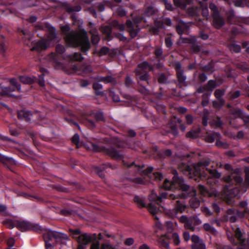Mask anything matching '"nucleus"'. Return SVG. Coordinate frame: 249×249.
<instances>
[{
  "label": "nucleus",
  "instance_id": "nucleus-1",
  "mask_svg": "<svg viewBox=\"0 0 249 249\" xmlns=\"http://www.w3.org/2000/svg\"><path fill=\"white\" fill-rule=\"evenodd\" d=\"M65 48H56V53H52L46 57L55 69H62L69 73H76L78 75L91 71L92 69L89 65L79 66L73 64L74 61H81L84 58L81 53H75L73 54L62 55Z\"/></svg>",
  "mask_w": 249,
  "mask_h": 249
},
{
  "label": "nucleus",
  "instance_id": "nucleus-2",
  "mask_svg": "<svg viewBox=\"0 0 249 249\" xmlns=\"http://www.w3.org/2000/svg\"><path fill=\"white\" fill-rule=\"evenodd\" d=\"M173 174L174 176L173 177L172 181H170L167 179H165L163 183V187L166 190H174L178 188L184 192L178 195L170 194V199L175 200L178 198H185L189 196H192V197L189 201L190 206L193 208H198L200 205V201L195 196L196 190L193 187L191 188L187 185L182 178H179L177 176L178 173L176 171H173Z\"/></svg>",
  "mask_w": 249,
  "mask_h": 249
},
{
  "label": "nucleus",
  "instance_id": "nucleus-3",
  "mask_svg": "<svg viewBox=\"0 0 249 249\" xmlns=\"http://www.w3.org/2000/svg\"><path fill=\"white\" fill-rule=\"evenodd\" d=\"M209 164V161L207 160L200 161L195 164L193 169H191L186 165H184V169L182 170V171L184 174L196 180L202 178L208 179L219 178L221 177V174L216 170L205 168Z\"/></svg>",
  "mask_w": 249,
  "mask_h": 249
},
{
  "label": "nucleus",
  "instance_id": "nucleus-4",
  "mask_svg": "<svg viewBox=\"0 0 249 249\" xmlns=\"http://www.w3.org/2000/svg\"><path fill=\"white\" fill-rule=\"evenodd\" d=\"M61 29L64 34L66 41L69 44L81 45V47H89V41L87 33L85 31L77 33L73 30L70 31V28L68 25L62 26Z\"/></svg>",
  "mask_w": 249,
  "mask_h": 249
},
{
  "label": "nucleus",
  "instance_id": "nucleus-5",
  "mask_svg": "<svg viewBox=\"0 0 249 249\" xmlns=\"http://www.w3.org/2000/svg\"><path fill=\"white\" fill-rule=\"evenodd\" d=\"M86 146L89 150L94 152H103L114 159H121L123 158L122 154L111 147L107 148L92 142L89 143Z\"/></svg>",
  "mask_w": 249,
  "mask_h": 249
},
{
  "label": "nucleus",
  "instance_id": "nucleus-6",
  "mask_svg": "<svg viewBox=\"0 0 249 249\" xmlns=\"http://www.w3.org/2000/svg\"><path fill=\"white\" fill-rule=\"evenodd\" d=\"M225 169L231 172V175L225 177L224 178V181L230 185L231 184H238L241 183L243 179L241 177L239 174V170L238 169H233L229 164H226L224 165Z\"/></svg>",
  "mask_w": 249,
  "mask_h": 249
},
{
  "label": "nucleus",
  "instance_id": "nucleus-7",
  "mask_svg": "<svg viewBox=\"0 0 249 249\" xmlns=\"http://www.w3.org/2000/svg\"><path fill=\"white\" fill-rule=\"evenodd\" d=\"M112 28L121 31H124L125 29V26L124 24H119L116 20H113L109 25L103 26L101 28V31L106 36L107 40H110L111 36Z\"/></svg>",
  "mask_w": 249,
  "mask_h": 249
},
{
  "label": "nucleus",
  "instance_id": "nucleus-8",
  "mask_svg": "<svg viewBox=\"0 0 249 249\" xmlns=\"http://www.w3.org/2000/svg\"><path fill=\"white\" fill-rule=\"evenodd\" d=\"M143 165H139L137 166L136 165H134V168L137 170V172L143 176V175H148L149 176V174L151 173V172L153 170V167H148L146 169L142 170V168L143 167ZM149 177L153 179H155L156 180L159 181L162 178V175L159 173H154L152 174H151L149 175Z\"/></svg>",
  "mask_w": 249,
  "mask_h": 249
},
{
  "label": "nucleus",
  "instance_id": "nucleus-9",
  "mask_svg": "<svg viewBox=\"0 0 249 249\" xmlns=\"http://www.w3.org/2000/svg\"><path fill=\"white\" fill-rule=\"evenodd\" d=\"M240 192L237 187L231 188L230 186H226L222 197L228 203L231 204L233 202L232 198L238 196Z\"/></svg>",
  "mask_w": 249,
  "mask_h": 249
},
{
  "label": "nucleus",
  "instance_id": "nucleus-10",
  "mask_svg": "<svg viewBox=\"0 0 249 249\" xmlns=\"http://www.w3.org/2000/svg\"><path fill=\"white\" fill-rule=\"evenodd\" d=\"M179 221L184 224V226L186 229L193 231L195 230V227L193 226V221H195L196 225H199L201 223V220L196 216L188 217L185 215L180 216Z\"/></svg>",
  "mask_w": 249,
  "mask_h": 249
},
{
  "label": "nucleus",
  "instance_id": "nucleus-11",
  "mask_svg": "<svg viewBox=\"0 0 249 249\" xmlns=\"http://www.w3.org/2000/svg\"><path fill=\"white\" fill-rule=\"evenodd\" d=\"M142 19L143 18H137L133 22L129 20L126 21L127 30L132 38L135 37L137 35L139 31L138 24Z\"/></svg>",
  "mask_w": 249,
  "mask_h": 249
},
{
  "label": "nucleus",
  "instance_id": "nucleus-12",
  "mask_svg": "<svg viewBox=\"0 0 249 249\" xmlns=\"http://www.w3.org/2000/svg\"><path fill=\"white\" fill-rule=\"evenodd\" d=\"M186 205L183 200H177L176 207L172 210H169L167 212V214L170 217L174 218L177 216L178 213H183L186 209Z\"/></svg>",
  "mask_w": 249,
  "mask_h": 249
},
{
  "label": "nucleus",
  "instance_id": "nucleus-13",
  "mask_svg": "<svg viewBox=\"0 0 249 249\" xmlns=\"http://www.w3.org/2000/svg\"><path fill=\"white\" fill-rule=\"evenodd\" d=\"M232 231L235 238L238 241V243L241 245V247L239 248L238 249H246V247L245 246V243L246 241L239 228L238 227H235L234 228H232ZM228 236L231 242L234 244H236L237 243V242H235L234 240H232V237H231L229 234H228Z\"/></svg>",
  "mask_w": 249,
  "mask_h": 249
},
{
  "label": "nucleus",
  "instance_id": "nucleus-14",
  "mask_svg": "<svg viewBox=\"0 0 249 249\" xmlns=\"http://www.w3.org/2000/svg\"><path fill=\"white\" fill-rule=\"evenodd\" d=\"M92 236L87 233H83L77 237V241L79 243L77 249H84L86 246L91 242Z\"/></svg>",
  "mask_w": 249,
  "mask_h": 249
},
{
  "label": "nucleus",
  "instance_id": "nucleus-15",
  "mask_svg": "<svg viewBox=\"0 0 249 249\" xmlns=\"http://www.w3.org/2000/svg\"><path fill=\"white\" fill-rule=\"evenodd\" d=\"M10 83L14 87L13 89H11L9 88L4 87L2 85H0V94L1 95H9L10 92L17 89L20 90L21 89V86L20 85L18 84L17 81L15 79H10Z\"/></svg>",
  "mask_w": 249,
  "mask_h": 249
},
{
  "label": "nucleus",
  "instance_id": "nucleus-16",
  "mask_svg": "<svg viewBox=\"0 0 249 249\" xmlns=\"http://www.w3.org/2000/svg\"><path fill=\"white\" fill-rule=\"evenodd\" d=\"M43 238L45 241H50L53 238L55 239H59L63 238L65 239L67 238V236L62 233L54 231H49L43 235Z\"/></svg>",
  "mask_w": 249,
  "mask_h": 249
},
{
  "label": "nucleus",
  "instance_id": "nucleus-17",
  "mask_svg": "<svg viewBox=\"0 0 249 249\" xmlns=\"http://www.w3.org/2000/svg\"><path fill=\"white\" fill-rule=\"evenodd\" d=\"M153 67L150 66L147 62L144 61L138 65L135 70V73L139 75L142 73H148L147 71H151Z\"/></svg>",
  "mask_w": 249,
  "mask_h": 249
},
{
  "label": "nucleus",
  "instance_id": "nucleus-18",
  "mask_svg": "<svg viewBox=\"0 0 249 249\" xmlns=\"http://www.w3.org/2000/svg\"><path fill=\"white\" fill-rule=\"evenodd\" d=\"M174 67L176 71L179 83L184 84L186 80V77L183 74V72L181 70V65L178 62H176L174 64Z\"/></svg>",
  "mask_w": 249,
  "mask_h": 249
},
{
  "label": "nucleus",
  "instance_id": "nucleus-19",
  "mask_svg": "<svg viewBox=\"0 0 249 249\" xmlns=\"http://www.w3.org/2000/svg\"><path fill=\"white\" fill-rule=\"evenodd\" d=\"M169 196H170V195H169ZM168 197L170 198L169 196H168L166 192H163L160 194V196H158L156 194L152 192L149 196V199L151 202L160 203L162 201V198H165Z\"/></svg>",
  "mask_w": 249,
  "mask_h": 249
},
{
  "label": "nucleus",
  "instance_id": "nucleus-20",
  "mask_svg": "<svg viewBox=\"0 0 249 249\" xmlns=\"http://www.w3.org/2000/svg\"><path fill=\"white\" fill-rule=\"evenodd\" d=\"M16 224V227L21 231H25L34 228L33 225L28 222L17 221Z\"/></svg>",
  "mask_w": 249,
  "mask_h": 249
},
{
  "label": "nucleus",
  "instance_id": "nucleus-21",
  "mask_svg": "<svg viewBox=\"0 0 249 249\" xmlns=\"http://www.w3.org/2000/svg\"><path fill=\"white\" fill-rule=\"evenodd\" d=\"M213 25L216 28H220L224 24V20L219 14H214L213 15Z\"/></svg>",
  "mask_w": 249,
  "mask_h": 249
},
{
  "label": "nucleus",
  "instance_id": "nucleus-22",
  "mask_svg": "<svg viewBox=\"0 0 249 249\" xmlns=\"http://www.w3.org/2000/svg\"><path fill=\"white\" fill-rule=\"evenodd\" d=\"M196 40L195 37H191L189 38L180 37L178 41V45H191V47H198L195 46Z\"/></svg>",
  "mask_w": 249,
  "mask_h": 249
},
{
  "label": "nucleus",
  "instance_id": "nucleus-23",
  "mask_svg": "<svg viewBox=\"0 0 249 249\" xmlns=\"http://www.w3.org/2000/svg\"><path fill=\"white\" fill-rule=\"evenodd\" d=\"M18 116L19 119L29 121L31 120L32 114L30 111L23 109L18 112Z\"/></svg>",
  "mask_w": 249,
  "mask_h": 249
},
{
  "label": "nucleus",
  "instance_id": "nucleus-24",
  "mask_svg": "<svg viewBox=\"0 0 249 249\" xmlns=\"http://www.w3.org/2000/svg\"><path fill=\"white\" fill-rule=\"evenodd\" d=\"M90 249H115L111 245L102 244L100 246L99 241L92 243Z\"/></svg>",
  "mask_w": 249,
  "mask_h": 249
},
{
  "label": "nucleus",
  "instance_id": "nucleus-25",
  "mask_svg": "<svg viewBox=\"0 0 249 249\" xmlns=\"http://www.w3.org/2000/svg\"><path fill=\"white\" fill-rule=\"evenodd\" d=\"M225 93V89H217L214 91V94L216 98L219 102L220 106H223L225 103L224 100L222 96Z\"/></svg>",
  "mask_w": 249,
  "mask_h": 249
},
{
  "label": "nucleus",
  "instance_id": "nucleus-26",
  "mask_svg": "<svg viewBox=\"0 0 249 249\" xmlns=\"http://www.w3.org/2000/svg\"><path fill=\"white\" fill-rule=\"evenodd\" d=\"M159 203L151 202L147 206L148 211L153 215H155L160 211Z\"/></svg>",
  "mask_w": 249,
  "mask_h": 249
},
{
  "label": "nucleus",
  "instance_id": "nucleus-27",
  "mask_svg": "<svg viewBox=\"0 0 249 249\" xmlns=\"http://www.w3.org/2000/svg\"><path fill=\"white\" fill-rule=\"evenodd\" d=\"M221 135L219 133L213 132L212 133H207L205 136V141L208 142H213L215 140L220 139Z\"/></svg>",
  "mask_w": 249,
  "mask_h": 249
},
{
  "label": "nucleus",
  "instance_id": "nucleus-28",
  "mask_svg": "<svg viewBox=\"0 0 249 249\" xmlns=\"http://www.w3.org/2000/svg\"><path fill=\"white\" fill-rule=\"evenodd\" d=\"M233 114L236 117L242 119L245 122H249V115H246L242 110H235Z\"/></svg>",
  "mask_w": 249,
  "mask_h": 249
},
{
  "label": "nucleus",
  "instance_id": "nucleus-29",
  "mask_svg": "<svg viewBox=\"0 0 249 249\" xmlns=\"http://www.w3.org/2000/svg\"><path fill=\"white\" fill-rule=\"evenodd\" d=\"M188 25L183 22H180L177 26L176 30L178 34L181 35L185 33L188 30Z\"/></svg>",
  "mask_w": 249,
  "mask_h": 249
},
{
  "label": "nucleus",
  "instance_id": "nucleus-30",
  "mask_svg": "<svg viewBox=\"0 0 249 249\" xmlns=\"http://www.w3.org/2000/svg\"><path fill=\"white\" fill-rule=\"evenodd\" d=\"M108 52V48H96L93 53L98 56L106 54Z\"/></svg>",
  "mask_w": 249,
  "mask_h": 249
},
{
  "label": "nucleus",
  "instance_id": "nucleus-31",
  "mask_svg": "<svg viewBox=\"0 0 249 249\" xmlns=\"http://www.w3.org/2000/svg\"><path fill=\"white\" fill-rule=\"evenodd\" d=\"M159 243L160 246L166 249H168L169 247V240L165 235L161 236L159 239Z\"/></svg>",
  "mask_w": 249,
  "mask_h": 249
},
{
  "label": "nucleus",
  "instance_id": "nucleus-32",
  "mask_svg": "<svg viewBox=\"0 0 249 249\" xmlns=\"http://www.w3.org/2000/svg\"><path fill=\"white\" fill-rule=\"evenodd\" d=\"M200 131L199 128H197L196 130H191L186 133V136L192 139L196 138L198 136Z\"/></svg>",
  "mask_w": 249,
  "mask_h": 249
},
{
  "label": "nucleus",
  "instance_id": "nucleus-33",
  "mask_svg": "<svg viewBox=\"0 0 249 249\" xmlns=\"http://www.w3.org/2000/svg\"><path fill=\"white\" fill-rule=\"evenodd\" d=\"M19 79L20 81L24 84H30L34 82L35 77L31 78L26 76H20Z\"/></svg>",
  "mask_w": 249,
  "mask_h": 249
},
{
  "label": "nucleus",
  "instance_id": "nucleus-34",
  "mask_svg": "<svg viewBox=\"0 0 249 249\" xmlns=\"http://www.w3.org/2000/svg\"><path fill=\"white\" fill-rule=\"evenodd\" d=\"M174 2L177 7H180L182 9H185L187 7V5L190 3L189 0L186 2L182 0H174Z\"/></svg>",
  "mask_w": 249,
  "mask_h": 249
},
{
  "label": "nucleus",
  "instance_id": "nucleus-35",
  "mask_svg": "<svg viewBox=\"0 0 249 249\" xmlns=\"http://www.w3.org/2000/svg\"><path fill=\"white\" fill-rule=\"evenodd\" d=\"M203 228L205 231H208L212 234H214L217 232V231L215 228L212 227L209 223H204L203 225Z\"/></svg>",
  "mask_w": 249,
  "mask_h": 249
},
{
  "label": "nucleus",
  "instance_id": "nucleus-36",
  "mask_svg": "<svg viewBox=\"0 0 249 249\" xmlns=\"http://www.w3.org/2000/svg\"><path fill=\"white\" fill-rule=\"evenodd\" d=\"M91 34V41L93 45H96L99 41L100 38L97 34L96 30H92L90 31Z\"/></svg>",
  "mask_w": 249,
  "mask_h": 249
},
{
  "label": "nucleus",
  "instance_id": "nucleus-37",
  "mask_svg": "<svg viewBox=\"0 0 249 249\" xmlns=\"http://www.w3.org/2000/svg\"><path fill=\"white\" fill-rule=\"evenodd\" d=\"M137 76V79H138V83L140 84V82L142 81H146L147 83L148 84V82L147 80L149 79V75L148 73H144L141 74H136Z\"/></svg>",
  "mask_w": 249,
  "mask_h": 249
},
{
  "label": "nucleus",
  "instance_id": "nucleus-38",
  "mask_svg": "<svg viewBox=\"0 0 249 249\" xmlns=\"http://www.w3.org/2000/svg\"><path fill=\"white\" fill-rule=\"evenodd\" d=\"M134 201L138 204L139 207H144L146 206L144 200L142 197L136 196L134 198Z\"/></svg>",
  "mask_w": 249,
  "mask_h": 249
},
{
  "label": "nucleus",
  "instance_id": "nucleus-39",
  "mask_svg": "<svg viewBox=\"0 0 249 249\" xmlns=\"http://www.w3.org/2000/svg\"><path fill=\"white\" fill-rule=\"evenodd\" d=\"M100 81L103 82L105 83H115L116 81L115 79L111 76H107L106 77H101L100 79Z\"/></svg>",
  "mask_w": 249,
  "mask_h": 249
},
{
  "label": "nucleus",
  "instance_id": "nucleus-40",
  "mask_svg": "<svg viewBox=\"0 0 249 249\" xmlns=\"http://www.w3.org/2000/svg\"><path fill=\"white\" fill-rule=\"evenodd\" d=\"M162 27V23H160V22H157L156 23V27L151 28L150 31L153 34L156 35L158 34L160 28Z\"/></svg>",
  "mask_w": 249,
  "mask_h": 249
},
{
  "label": "nucleus",
  "instance_id": "nucleus-41",
  "mask_svg": "<svg viewBox=\"0 0 249 249\" xmlns=\"http://www.w3.org/2000/svg\"><path fill=\"white\" fill-rule=\"evenodd\" d=\"M215 145L219 147H221L224 149H227L229 147V144L224 142H222L220 140V139H217L215 142Z\"/></svg>",
  "mask_w": 249,
  "mask_h": 249
},
{
  "label": "nucleus",
  "instance_id": "nucleus-42",
  "mask_svg": "<svg viewBox=\"0 0 249 249\" xmlns=\"http://www.w3.org/2000/svg\"><path fill=\"white\" fill-rule=\"evenodd\" d=\"M192 249H205V246L203 241H201L198 243L194 244L192 245Z\"/></svg>",
  "mask_w": 249,
  "mask_h": 249
},
{
  "label": "nucleus",
  "instance_id": "nucleus-43",
  "mask_svg": "<svg viewBox=\"0 0 249 249\" xmlns=\"http://www.w3.org/2000/svg\"><path fill=\"white\" fill-rule=\"evenodd\" d=\"M172 239L173 240V243L175 245H178L180 243V239L179 237V235L178 233L175 232L172 234L171 235Z\"/></svg>",
  "mask_w": 249,
  "mask_h": 249
},
{
  "label": "nucleus",
  "instance_id": "nucleus-44",
  "mask_svg": "<svg viewBox=\"0 0 249 249\" xmlns=\"http://www.w3.org/2000/svg\"><path fill=\"white\" fill-rule=\"evenodd\" d=\"M198 189L200 193L204 196H207V195L211 196V193H210L204 187V186L202 185H198Z\"/></svg>",
  "mask_w": 249,
  "mask_h": 249
},
{
  "label": "nucleus",
  "instance_id": "nucleus-45",
  "mask_svg": "<svg viewBox=\"0 0 249 249\" xmlns=\"http://www.w3.org/2000/svg\"><path fill=\"white\" fill-rule=\"evenodd\" d=\"M155 13V9L153 6L147 7L144 11V15L149 17L152 16Z\"/></svg>",
  "mask_w": 249,
  "mask_h": 249
},
{
  "label": "nucleus",
  "instance_id": "nucleus-46",
  "mask_svg": "<svg viewBox=\"0 0 249 249\" xmlns=\"http://www.w3.org/2000/svg\"><path fill=\"white\" fill-rule=\"evenodd\" d=\"M217 86L216 82L214 80H209L207 83V89L212 91Z\"/></svg>",
  "mask_w": 249,
  "mask_h": 249
},
{
  "label": "nucleus",
  "instance_id": "nucleus-47",
  "mask_svg": "<svg viewBox=\"0 0 249 249\" xmlns=\"http://www.w3.org/2000/svg\"><path fill=\"white\" fill-rule=\"evenodd\" d=\"M16 221H13L11 220H6L4 221V224H5L9 229H13L14 227H16Z\"/></svg>",
  "mask_w": 249,
  "mask_h": 249
},
{
  "label": "nucleus",
  "instance_id": "nucleus-48",
  "mask_svg": "<svg viewBox=\"0 0 249 249\" xmlns=\"http://www.w3.org/2000/svg\"><path fill=\"white\" fill-rule=\"evenodd\" d=\"M113 11L118 16L120 17H123L126 15V11L124 10V9L121 7H119L115 9H113Z\"/></svg>",
  "mask_w": 249,
  "mask_h": 249
},
{
  "label": "nucleus",
  "instance_id": "nucleus-49",
  "mask_svg": "<svg viewBox=\"0 0 249 249\" xmlns=\"http://www.w3.org/2000/svg\"><path fill=\"white\" fill-rule=\"evenodd\" d=\"M245 185L249 186V167H245Z\"/></svg>",
  "mask_w": 249,
  "mask_h": 249
},
{
  "label": "nucleus",
  "instance_id": "nucleus-50",
  "mask_svg": "<svg viewBox=\"0 0 249 249\" xmlns=\"http://www.w3.org/2000/svg\"><path fill=\"white\" fill-rule=\"evenodd\" d=\"M166 76L162 73L160 74L158 76V80L160 84H165L167 82Z\"/></svg>",
  "mask_w": 249,
  "mask_h": 249
},
{
  "label": "nucleus",
  "instance_id": "nucleus-51",
  "mask_svg": "<svg viewBox=\"0 0 249 249\" xmlns=\"http://www.w3.org/2000/svg\"><path fill=\"white\" fill-rule=\"evenodd\" d=\"M94 117L95 119L98 121H103L104 120L103 113L100 111L95 113L94 114Z\"/></svg>",
  "mask_w": 249,
  "mask_h": 249
},
{
  "label": "nucleus",
  "instance_id": "nucleus-52",
  "mask_svg": "<svg viewBox=\"0 0 249 249\" xmlns=\"http://www.w3.org/2000/svg\"><path fill=\"white\" fill-rule=\"evenodd\" d=\"M139 91L142 94L146 95L151 94V92L145 88L144 87L142 86L141 88L139 89Z\"/></svg>",
  "mask_w": 249,
  "mask_h": 249
},
{
  "label": "nucleus",
  "instance_id": "nucleus-53",
  "mask_svg": "<svg viewBox=\"0 0 249 249\" xmlns=\"http://www.w3.org/2000/svg\"><path fill=\"white\" fill-rule=\"evenodd\" d=\"M70 232L72 234L73 237L77 239L78 236L81 234V231L79 229H75V230H70Z\"/></svg>",
  "mask_w": 249,
  "mask_h": 249
},
{
  "label": "nucleus",
  "instance_id": "nucleus-54",
  "mask_svg": "<svg viewBox=\"0 0 249 249\" xmlns=\"http://www.w3.org/2000/svg\"><path fill=\"white\" fill-rule=\"evenodd\" d=\"M240 95L239 91H236L234 92H231L229 93L230 98L231 99H234L238 97Z\"/></svg>",
  "mask_w": 249,
  "mask_h": 249
},
{
  "label": "nucleus",
  "instance_id": "nucleus-55",
  "mask_svg": "<svg viewBox=\"0 0 249 249\" xmlns=\"http://www.w3.org/2000/svg\"><path fill=\"white\" fill-rule=\"evenodd\" d=\"M166 227L168 232H172L174 230L173 223L171 221L166 222Z\"/></svg>",
  "mask_w": 249,
  "mask_h": 249
},
{
  "label": "nucleus",
  "instance_id": "nucleus-56",
  "mask_svg": "<svg viewBox=\"0 0 249 249\" xmlns=\"http://www.w3.org/2000/svg\"><path fill=\"white\" fill-rule=\"evenodd\" d=\"M109 94L114 102H119L120 101L119 97L117 95H116L114 91L110 90L109 92Z\"/></svg>",
  "mask_w": 249,
  "mask_h": 249
},
{
  "label": "nucleus",
  "instance_id": "nucleus-57",
  "mask_svg": "<svg viewBox=\"0 0 249 249\" xmlns=\"http://www.w3.org/2000/svg\"><path fill=\"white\" fill-rule=\"evenodd\" d=\"M71 141L72 143L76 144L78 147L79 141V135L77 134H75V135H74V136L72 138Z\"/></svg>",
  "mask_w": 249,
  "mask_h": 249
},
{
  "label": "nucleus",
  "instance_id": "nucleus-58",
  "mask_svg": "<svg viewBox=\"0 0 249 249\" xmlns=\"http://www.w3.org/2000/svg\"><path fill=\"white\" fill-rule=\"evenodd\" d=\"M209 7L211 11L213 12V15H214L215 14H219L217 11V8L214 4L213 3H210Z\"/></svg>",
  "mask_w": 249,
  "mask_h": 249
},
{
  "label": "nucleus",
  "instance_id": "nucleus-59",
  "mask_svg": "<svg viewBox=\"0 0 249 249\" xmlns=\"http://www.w3.org/2000/svg\"><path fill=\"white\" fill-rule=\"evenodd\" d=\"M202 14L204 17L208 18L209 16L208 8L207 6L202 7Z\"/></svg>",
  "mask_w": 249,
  "mask_h": 249
},
{
  "label": "nucleus",
  "instance_id": "nucleus-60",
  "mask_svg": "<svg viewBox=\"0 0 249 249\" xmlns=\"http://www.w3.org/2000/svg\"><path fill=\"white\" fill-rule=\"evenodd\" d=\"M165 44L167 47H171L172 46V39L171 36L167 37L165 38Z\"/></svg>",
  "mask_w": 249,
  "mask_h": 249
},
{
  "label": "nucleus",
  "instance_id": "nucleus-61",
  "mask_svg": "<svg viewBox=\"0 0 249 249\" xmlns=\"http://www.w3.org/2000/svg\"><path fill=\"white\" fill-rule=\"evenodd\" d=\"M191 240L194 243V244H196L198 243L202 240L199 238V237L196 235H192L191 237Z\"/></svg>",
  "mask_w": 249,
  "mask_h": 249
},
{
  "label": "nucleus",
  "instance_id": "nucleus-62",
  "mask_svg": "<svg viewBox=\"0 0 249 249\" xmlns=\"http://www.w3.org/2000/svg\"><path fill=\"white\" fill-rule=\"evenodd\" d=\"M186 121L188 124H191L193 122V117L192 115L188 114L186 115Z\"/></svg>",
  "mask_w": 249,
  "mask_h": 249
},
{
  "label": "nucleus",
  "instance_id": "nucleus-63",
  "mask_svg": "<svg viewBox=\"0 0 249 249\" xmlns=\"http://www.w3.org/2000/svg\"><path fill=\"white\" fill-rule=\"evenodd\" d=\"M132 80L129 76H127L125 78V84L126 86L129 87L132 84Z\"/></svg>",
  "mask_w": 249,
  "mask_h": 249
},
{
  "label": "nucleus",
  "instance_id": "nucleus-64",
  "mask_svg": "<svg viewBox=\"0 0 249 249\" xmlns=\"http://www.w3.org/2000/svg\"><path fill=\"white\" fill-rule=\"evenodd\" d=\"M7 244L9 248L14 246L15 244V240L13 238H9L7 241Z\"/></svg>",
  "mask_w": 249,
  "mask_h": 249
}]
</instances>
